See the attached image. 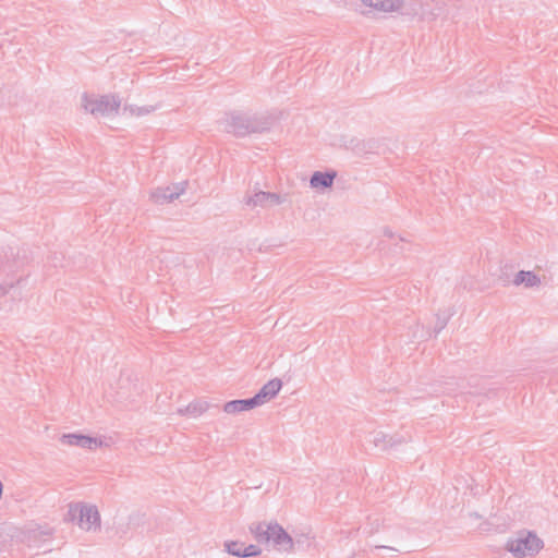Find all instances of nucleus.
<instances>
[{
	"label": "nucleus",
	"mask_w": 558,
	"mask_h": 558,
	"mask_svg": "<svg viewBox=\"0 0 558 558\" xmlns=\"http://www.w3.org/2000/svg\"><path fill=\"white\" fill-rule=\"evenodd\" d=\"M465 519L471 525L480 526L482 524V515L472 507H468Z\"/></svg>",
	"instance_id": "nucleus-16"
},
{
	"label": "nucleus",
	"mask_w": 558,
	"mask_h": 558,
	"mask_svg": "<svg viewBox=\"0 0 558 558\" xmlns=\"http://www.w3.org/2000/svg\"><path fill=\"white\" fill-rule=\"evenodd\" d=\"M512 558H535L545 548L543 537L531 529H521L509 535L502 545Z\"/></svg>",
	"instance_id": "nucleus-3"
},
{
	"label": "nucleus",
	"mask_w": 558,
	"mask_h": 558,
	"mask_svg": "<svg viewBox=\"0 0 558 558\" xmlns=\"http://www.w3.org/2000/svg\"><path fill=\"white\" fill-rule=\"evenodd\" d=\"M510 267L508 265H501L499 267V279L507 284L514 287H524L527 289H536L539 288L545 279V276L542 274L539 268L534 269H521L512 275L507 274V269Z\"/></svg>",
	"instance_id": "nucleus-7"
},
{
	"label": "nucleus",
	"mask_w": 558,
	"mask_h": 558,
	"mask_svg": "<svg viewBox=\"0 0 558 558\" xmlns=\"http://www.w3.org/2000/svg\"><path fill=\"white\" fill-rule=\"evenodd\" d=\"M59 444L66 449L97 451L109 447V438L78 429H68L59 436Z\"/></svg>",
	"instance_id": "nucleus-6"
},
{
	"label": "nucleus",
	"mask_w": 558,
	"mask_h": 558,
	"mask_svg": "<svg viewBox=\"0 0 558 558\" xmlns=\"http://www.w3.org/2000/svg\"><path fill=\"white\" fill-rule=\"evenodd\" d=\"M405 8V0H383V14H401Z\"/></svg>",
	"instance_id": "nucleus-15"
},
{
	"label": "nucleus",
	"mask_w": 558,
	"mask_h": 558,
	"mask_svg": "<svg viewBox=\"0 0 558 558\" xmlns=\"http://www.w3.org/2000/svg\"><path fill=\"white\" fill-rule=\"evenodd\" d=\"M248 532L259 545L260 554L265 550H290L294 547L292 534L274 518H263L248 524Z\"/></svg>",
	"instance_id": "nucleus-2"
},
{
	"label": "nucleus",
	"mask_w": 558,
	"mask_h": 558,
	"mask_svg": "<svg viewBox=\"0 0 558 558\" xmlns=\"http://www.w3.org/2000/svg\"><path fill=\"white\" fill-rule=\"evenodd\" d=\"M354 4L363 12L367 13H381L383 14V0H353Z\"/></svg>",
	"instance_id": "nucleus-14"
},
{
	"label": "nucleus",
	"mask_w": 558,
	"mask_h": 558,
	"mask_svg": "<svg viewBox=\"0 0 558 558\" xmlns=\"http://www.w3.org/2000/svg\"><path fill=\"white\" fill-rule=\"evenodd\" d=\"M225 550L239 558H254L262 556L259 545L255 539L229 538L223 543Z\"/></svg>",
	"instance_id": "nucleus-8"
},
{
	"label": "nucleus",
	"mask_w": 558,
	"mask_h": 558,
	"mask_svg": "<svg viewBox=\"0 0 558 558\" xmlns=\"http://www.w3.org/2000/svg\"><path fill=\"white\" fill-rule=\"evenodd\" d=\"M335 174L331 172H315L311 178V186L316 190H323L331 186Z\"/></svg>",
	"instance_id": "nucleus-13"
},
{
	"label": "nucleus",
	"mask_w": 558,
	"mask_h": 558,
	"mask_svg": "<svg viewBox=\"0 0 558 558\" xmlns=\"http://www.w3.org/2000/svg\"><path fill=\"white\" fill-rule=\"evenodd\" d=\"M185 191V184L182 182H173L159 185L150 192V197L155 202H166L178 198Z\"/></svg>",
	"instance_id": "nucleus-10"
},
{
	"label": "nucleus",
	"mask_w": 558,
	"mask_h": 558,
	"mask_svg": "<svg viewBox=\"0 0 558 558\" xmlns=\"http://www.w3.org/2000/svg\"><path fill=\"white\" fill-rule=\"evenodd\" d=\"M258 408L255 403V400L252 398L250 399H239V400H231L223 404L222 411L226 415L229 416H235L245 412L253 411L254 409Z\"/></svg>",
	"instance_id": "nucleus-12"
},
{
	"label": "nucleus",
	"mask_w": 558,
	"mask_h": 558,
	"mask_svg": "<svg viewBox=\"0 0 558 558\" xmlns=\"http://www.w3.org/2000/svg\"><path fill=\"white\" fill-rule=\"evenodd\" d=\"M221 128L231 134L244 136L263 130L259 114L252 108H234L220 119Z\"/></svg>",
	"instance_id": "nucleus-4"
},
{
	"label": "nucleus",
	"mask_w": 558,
	"mask_h": 558,
	"mask_svg": "<svg viewBox=\"0 0 558 558\" xmlns=\"http://www.w3.org/2000/svg\"><path fill=\"white\" fill-rule=\"evenodd\" d=\"M66 519L84 534H96L101 529V514L97 505L75 501L68 505Z\"/></svg>",
	"instance_id": "nucleus-5"
},
{
	"label": "nucleus",
	"mask_w": 558,
	"mask_h": 558,
	"mask_svg": "<svg viewBox=\"0 0 558 558\" xmlns=\"http://www.w3.org/2000/svg\"><path fill=\"white\" fill-rule=\"evenodd\" d=\"M283 387V381L279 377H274L267 380L257 393L253 397L257 407H262L274 400Z\"/></svg>",
	"instance_id": "nucleus-9"
},
{
	"label": "nucleus",
	"mask_w": 558,
	"mask_h": 558,
	"mask_svg": "<svg viewBox=\"0 0 558 558\" xmlns=\"http://www.w3.org/2000/svg\"><path fill=\"white\" fill-rule=\"evenodd\" d=\"M73 108L81 116L128 126L153 116L159 109V102L140 89L123 96L120 93L99 94L84 88L76 90Z\"/></svg>",
	"instance_id": "nucleus-1"
},
{
	"label": "nucleus",
	"mask_w": 558,
	"mask_h": 558,
	"mask_svg": "<svg viewBox=\"0 0 558 558\" xmlns=\"http://www.w3.org/2000/svg\"><path fill=\"white\" fill-rule=\"evenodd\" d=\"M372 444L377 450L389 451L401 445V440L391 432L378 430L373 434Z\"/></svg>",
	"instance_id": "nucleus-11"
}]
</instances>
